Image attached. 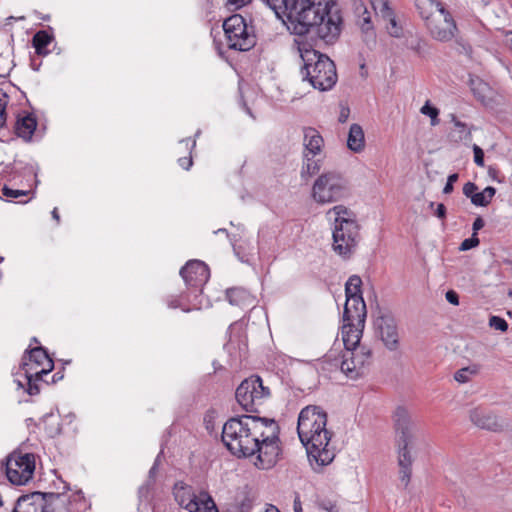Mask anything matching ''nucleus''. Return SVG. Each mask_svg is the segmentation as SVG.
<instances>
[{"mask_svg":"<svg viewBox=\"0 0 512 512\" xmlns=\"http://www.w3.org/2000/svg\"><path fill=\"white\" fill-rule=\"evenodd\" d=\"M222 441L237 457L256 455L254 464L259 469L273 467L280 454L279 426L270 418L233 417L223 426Z\"/></svg>","mask_w":512,"mask_h":512,"instance_id":"f257e3e1","label":"nucleus"},{"mask_svg":"<svg viewBox=\"0 0 512 512\" xmlns=\"http://www.w3.org/2000/svg\"><path fill=\"white\" fill-rule=\"evenodd\" d=\"M299 36L314 34L333 43L341 33L342 17L334 0H262Z\"/></svg>","mask_w":512,"mask_h":512,"instance_id":"f03ea898","label":"nucleus"},{"mask_svg":"<svg viewBox=\"0 0 512 512\" xmlns=\"http://www.w3.org/2000/svg\"><path fill=\"white\" fill-rule=\"evenodd\" d=\"M326 426L327 414L320 406L308 405L300 411L297 432L315 471L330 464L335 457L330 447L332 434Z\"/></svg>","mask_w":512,"mask_h":512,"instance_id":"7ed1b4c3","label":"nucleus"},{"mask_svg":"<svg viewBox=\"0 0 512 512\" xmlns=\"http://www.w3.org/2000/svg\"><path fill=\"white\" fill-rule=\"evenodd\" d=\"M326 217L333 224L334 252L344 259L350 258L360 237L355 214L347 207L337 205L327 211Z\"/></svg>","mask_w":512,"mask_h":512,"instance_id":"20e7f679","label":"nucleus"},{"mask_svg":"<svg viewBox=\"0 0 512 512\" xmlns=\"http://www.w3.org/2000/svg\"><path fill=\"white\" fill-rule=\"evenodd\" d=\"M394 428L396 433L397 460L399 466V480L407 487L412 476V446L416 423L407 408L398 406L393 414Z\"/></svg>","mask_w":512,"mask_h":512,"instance_id":"39448f33","label":"nucleus"},{"mask_svg":"<svg viewBox=\"0 0 512 512\" xmlns=\"http://www.w3.org/2000/svg\"><path fill=\"white\" fill-rule=\"evenodd\" d=\"M419 16L430 36L441 42L452 40L457 26L450 12L438 0H414Z\"/></svg>","mask_w":512,"mask_h":512,"instance_id":"423d86ee","label":"nucleus"},{"mask_svg":"<svg viewBox=\"0 0 512 512\" xmlns=\"http://www.w3.org/2000/svg\"><path fill=\"white\" fill-rule=\"evenodd\" d=\"M298 44V51L304 63L302 75L307 79L313 88L320 91L330 90L337 81V73L334 62L326 55L318 51L301 47Z\"/></svg>","mask_w":512,"mask_h":512,"instance_id":"0eeeda50","label":"nucleus"},{"mask_svg":"<svg viewBox=\"0 0 512 512\" xmlns=\"http://www.w3.org/2000/svg\"><path fill=\"white\" fill-rule=\"evenodd\" d=\"M347 186L345 179L336 172L320 175L312 187V197L320 204L338 201L345 196Z\"/></svg>","mask_w":512,"mask_h":512,"instance_id":"6e6552de","label":"nucleus"},{"mask_svg":"<svg viewBox=\"0 0 512 512\" xmlns=\"http://www.w3.org/2000/svg\"><path fill=\"white\" fill-rule=\"evenodd\" d=\"M269 396L270 390L263 386L259 376H251L242 381L235 393L237 402L247 412L257 411Z\"/></svg>","mask_w":512,"mask_h":512,"instance_id":"1a4fd4ad","label":"nucleus"},{"mask_svg":"<svg viewBox=\"0 0 512 512\" xmlns=\"http://www.w3.org/2000/svg\"><path fill=\"white\" fill-rule=\"evenodd\" d=\"M223 29L230 49L247 51L255 45V35L240 14L228 17L223 23Z\"/></svg>","mask_w":512,"mask_h":512,"instance_id":"9d476101","label":"nucleus"},{"mask_svg":"<svg viewBox=\"0 0 512 512\" xmlns=\"http://www.w3.org/2000/svg\"><path fill=\"white\" fill-rule=\"evenodd\" d=\"M174 497L177 503L189 512H218L211 496L204 491L196 494L192 487L183 483L174 486Z\"/></svg>","mask_w":512,"mask_h":512,"instance_id":"9b49d317","label":"nucleus"},{"mask_svg":"<svg viewBox=\"0 0 512 512\" xmlns=\"http://www.w3.org/2000/svg\"><path fill=\"white\" fill-rule=\"evenodd\" d=\"M371 350L366 346L345 349L341 360L335 359L333 364L340 367L341 371L351 379L362 376L370 364Z\"/></svg>","mask_w":512,"mask_h":512,"instance_id":"f8f14e48","label":"nucleus"},{"mask_svg":"<svg viewBox=\"0 0 512 512\" xmlns=\"http://www.w3.org/2000/svg\"><path fill=\"white\" fill-rule=\"evenodd\" d=\"M34 469L33 454H13L7 460L6 475L11 483L23 485L32 478Z\"/></svg>","mask_w":512,"mask_h":512,"instance_id":"ddd939ff","label":"nucleus"},{"mask_svg":"<svg viewBox=\"0 0 512 512\" xmlns=\"http://www.w3.org/2000/svg\"><path fill=\"white\" fill-rule=\"evenodd\" d=\"M376 333L389 351H396L400 345L398 325L391 315H381L375 320Z\"/></svg>","mask_w":512,"mask_h":512,"instance_id":"4468645a","label":"nucleus"},{"mask_svg":"<svg viewBox=\"0 0 512 512\" xmlns=\"http://www.w3.org/2000/svg\"><path fill=\"white\" fill-rule=\"evenodd\" d=\"M26 368H31L35 374L46 375L53 370L54 363L43 347H35L23 357V372H26Z\"/></svg>","mask_w":512,"mask_h":512,"instance_id":"2eb2a0df","label":"nucleus"},{"mask_svg":"<svg viewBox=\"0 0 512 512\" xmlns=\"http://www.w3.org/2000/svg\"><path fill=\"white\" fill-rule=\"evenodd\" d=\"M180 275L186 285L193 288L202 287L209 279V269L207 265L198 260H190L180 270Z\"/></svg>","mask_w":512,"mask_h":512,"instance_id":"dca6fc26","label":"nucleus"},{"mask_svg":"<svg viewBox=\"0 0 512 512\" xmlns=\"http://www.w3.org/2000/svg\"><path fill=\"white\" fill-rule=\"evenodd\" d=\"M386 23V30L390 36L399 38L402 36V26L397 22L396 15L390 7L388 0L383 1L373 8Z\"/></svg>","mask_w":512,"mask_h":512,"instance_id":"f3484780","label":"nucleus"},{"mask_svg":"<svg viewBox=\"0 0 512 512\" xmlns=\"http://www.w3.org/2000/svg\"><path fill=\"white\" fill-rule=\"evenodd\" d=\"M366 305L362 296L347 298L344 306L343 321L365 323Z\"/></svg>","mask_w":512,"mask_h":512,"instance_id":"a211bd4d","label":"nucleus"},{"mask_svg":"<svg viewBox=\"0 0 512 512\" xmlns=\"http://www.w3.org/2000/svg\"><path fill=\"white\" fill-rule=\"evenodd\" d=\"M365 323L359 324L357 321H343L342 340L345 349L361 347L360 339L362 337Z\"/></svg>","mask_w":512,"mask_h":512,"instance_id":"6ab92c4d","label":"nucleus"},{"mask_svg":"<svg viewBox=\"0 0 512 512\" xmlns=\"http://www.w3.org/2000/svg\"><path fill=\"white\" fill-rule=\"evenodd\" d=\"M470 419L473 424L482 429L499 431L503 428V424L498 420L497 416L479 408L471 410Z\"/></svg>","mask_w":512,"mask_h":512,"instance_id":"aec40b11","label":"nucleus"},{"mask_svg":"<svg viewBox=\"0 0 512 512\" xmlns=\"http://www.w3.org/2000/svg\"><path fill=\"white\" fill-rule=\"evenodd\" d=\"M45 494L36 492L18 498L13 512H42Z\"/></svg>","mask_w":512,"mask_h":512,"instance_id":"412c9836","label":"nucleus"},{"mask_svg":"<svg viewBox=\"0 0 512 512\" xmlns=\"http://www.w3.org/2000/svg\"><path fill=\"white\" fill-rule=\"evenodd\" d=\"M470 87L474 96L485 106H489L494 101V91L488 83L479 78L470 79Z\"/></svg>","mask_w":512,"mask_h":512,"instance_id":"4be33fe9","label":"nucleus"},{"mask_svg":"<svg viewBox=\"0 0 512 512\" xmlns=\"http://www.w3.org/2000/svg\"><path fill=\"white\" fill-rule=\"evenodd\" d=\"M323 146V138L314 128L304 129V147L305 153L315 157L321 152Z\"/></svg>","mask_w":512,"mask_h":512,"instance_id":"5701e85b","label":"nucleus"},{"mask_svg":"<svg viewBox=\"0 0 512 512\" xmlns=\"http://www.w3.org/2000/svg\"><path fill=\"white\" fill-rule=\"evenodd\" d=\"M347 147L354 153H360L365 148V136L359 124H352L347 138Z\"/></svg>","mask_w":512,"mask_h":512,"instance_id":"b1692460","label":"nucleus"},{"mask_svg":"<svg viewBox=\"0 0 512 512\" xmlns=\"http://www.w3.org/2000/svg\"><path fill=\"white\" fill-rule=\"evenodd\" d=\"M227 299L231 305L249 307L254 305V297L243 288H233L226 292Z\"/></svg>","mask_w":512,"mask_h":512,"instance_id":"393cba45","label":"nucleus"},{"mask_svg":"<svg viewBox=\"0 0 512 512\" xmlns=\"http://www.w3.org/2000/svg\"><path fill=\"white\" fill-rule=\"evenodd\" d=\"M450 120L454 124V128L450 133V137L454 142L471 141V129L466 123L460 121L454 114L450 115Z\"/></svg>","mask_w":512,"mask_h":512,"instance_id":"a878e982","label":"nucleus"},{"mask_svg":"<svg viewBox=\"0 0 512 512\" xmlns=\"http://www.w3.org/2000/svg\"><path fill=\"white\" fill-rule=\"evenodd\" d=\"M37 123L34 117L26 115L19 118L15 125L16 134L25 139L29 140L36 129Z\"/></svg>","mask_w":512,"mask_h":512,"instance_id":"bb28decb","label":"nucleus"},{"mask_svg":"<svg viewBox=\"0 0 512 512\" xmlns=\"http://www.w3.org/2000/svg\"><path fill=\"white\" fill-rule=\"evenodd\" d=\"M52 39L53 37L47 31H38L32 39L36 53L42 56L47 55V46L52 42Z\"/></svg>","mask_w":512,"mask_h":512,"instance_id":"cd10ccee","label":"nucleus"},{"mask_svg":"<svg viewBox=\"0 0 512 512\" xmlns=\"http://www.w3.org/2000/svg\"><path fill=\"white\" fill-rule=\"evenodd\" d=\"M495 193L496 189L494 187L487 186L483 191L477 192L476 195L472 197L471 203L475 206H488L495 196Z\"/></svg>","mask_w":512,"mask_h":512,"instance_id":"c85d7f7f","label":"nucleus"},{"mask_svg":"<svg viewBox=\"0 0 512 512\" xmlns=\"http://www.w3.org/2000/svg\"><path fill=\"white\" fill-rule=\"evenodd\" d=\"M361 285H362V280L359 276H357V275L350 276L345 284L346 299L351 298V297L354 298L356 296H362Z\"/></svg>","mask_w":512,"mask_h":512,"instance_id":"c756f323","label":"nucleus"},{"mask_svg":"<svg viewBox=\"0 0 512 512\" xmlns=\"http://www.w3.org/2000/svg\"><path fill=\"white\" fill-rule=\"evenodd\" d=\"M25 379L27 381V393L30 395H36L39 393V386L37 385V381L42 379L41 374H35L31 368H26V372H24Z\"/></svg>","mask_w":512,"mask_h":512,"instance_id":"7c9ffc66","label":"nucleus"},{"mask_svg":"<svg viewBox=\"0 0 512 512\" xmlns=\"http://www.w3.org/2000/svg\"><path fill=\"white\" fill-rule=\"evenodd\" d=\"M157 470H158V460L156 459L153 466L149 470V475H148V479H147L146 483L139 488L140 498H145V499L148 498L150 490L155 482Z\"/></svg>","mask_w":512,"mask_h":512,"instance_id":"2f4dec72","label":"nucleus"},{"mask_svg":"<svg viewBox=\"0 0 512 512\" xmlns=\"http://www.w3.org/2000/svg\"><path fill=\"white\" fill-rule=\"evenodd\" d=\"M490 6L487 7L486 13L489 15L490 13H493L495 15L496 19H505L508 15V9L507 5L503 3L500 0H494L491 1L489 4Z\"/></svg>","mask_w":512,"mask_h":512,"instance_id":"473e14b6","label":"nucleus"},{"mask_svg":"<svg viewBox=\"0 0 512 512\" xmlns=\"http://www.w3.org/2000/svg\"><path fill=\"white\" fill-rule=\"evenodd\" d=\"M305 162L302 167L301 174L302 176L308 175L311 176L315 174L319 169L320 165L318 164V161L314 160V157L311 155H308V153H304Z\"/></svg>","mask_w":512,"mask_h":512,"instance_id":"72a5a7b5","label":"nucleus"},{"mask_svg":"<svg viewBox=\"0 0 512 512\" xmlns=\"http://www.w3.org/2000/svg\"><path fill=\"white\" fill-rule=\"evenodd\" d=\"M420 112L423 115L430 117L432 126L439 124V110L436 107L431 106L429 101H426V103L421 107Z\"/></svg>","mask_w":512,"mask_h":512,"instance_id":"f704fd0d","label":"nucleus"},{"mask_svg":"<svg viewBox=\"0 0 512 512\" xmlns=\"http://www.w3.org/2000/svg\"><path fill=\"white\" fill-rule=\"evenodd\" d=\"M408 47L419 56H424L427 53V43L419 37L410 40Z\"/></svg>","mask_w":512,"mask_h":512,"instance_id":"c9c22d12","label":"nucleus"},{"mask_svg":"<svg viewBox=\"0 0 512 512\" xmlns=\"http://www.w3.org/2000/svg\"><path fill=\"white\" fill-rule=\"evenodd\" d=\"M475 373H476L475 368L465 367V368L459 369L455 373L454 379L459 383H466L471 379L472 375H474Z\"/></svg>","mask_w":512,"mask_h":512,"instance_id":"e433bc0d","label":"nucleus"},{"mask_svg":"<svg viewBox=\"0 0 512 512\" xmlns=\"http://www.w3.org/2000/svg\"><path fill=\"white\" fill-rule=\"evenodd\" d=\"M1 194L3 197L7 199H13L18 198L20 196H26L28 194V191L25 190H18V189H12L8 186L4 185L1 189Z\"/></svg>","mask_w":512,"mask_h":512,"instance_id":"4c0bfd02","label":"nucleus"},{"mask_svg":"<svg viewBox=\"0 0 512 512\" xmlns=\"http://www.w3.org/2000/svg\"><path fill=\"white\" fill-rule=\"evenodd\" d=\"M8 104V96L5 92L0 90V128L6 122V107Z\"/></svg>","mask_w":512,"mask_h":512,"instance_id":"58836bf2","label":"nucleus"},{"mask_svg":"<svg viewBox=\"0 0 512 512\" xmlns=\"http://www.w3.org/2000/svg\"><path fill=\"white\" fill-rule=\"evenodd\" d=\"M489 326L502 332H505L508 329L507 322L499 316H492L489 319Z\"/></svg>","mask_w":512,"mask_h":512,"instance_id":"ea45409f","label":"nucleus"},{"mask_svg":"<svg viewBox=\"0 0 512 512\" xmlns=\"http://www.w3.org/2000/svg\"><path fill=\"white\" fill-rule=\"evenodd\" d=\"M319 507L327 512H341L335 501L330 499H322L319 501Z\"/></svg>","mask_w":512,"mask_h":512,"instance_id":"a19ab883","label":"nucleus"},{"mask_svg":"<svg viewBox=\"0 0 512 512\" xmlns=\"http://www.w3.org/2000/svg\"><path fill=\"white\" fill-rule=\"evenodd\" d=\"M478 245H479V238L477 237V235H475V233H473L472 237L465 239L461 243L459 250L467 251V250L472 249Z\"/></svg>","mask_w":512,"mask_h":512,"instance_id":"79ce46f5","label":"nucleus"},{"mask_svg":"<svg viewBox=\"0 0 512 512\" xmlns=\"http://www.w3.org/2000/svg\"><path fill=\"white\" fill-rule=\"evenodd\" d=\"M477 190H478V187L475 183L473 182H467L464 186H463V194L467 197V198H470V200L472 201V197L474 195H476L477 193Z\"/></svg>","mask_w":512,"mask_h":512,"instance_id":"37998d69","label":"nucleus"},{"mask_svg":"<svg viewBox=\"0 0 512 512\" xmlns=\"http://www.w3.org/2000/svg\"><path fill=\"white\" fill-rule=\"evenodd\" d=\"M473 152H474V162L476 163V165L483 167L484 166L483 150L478 145H474Z\"/></svg>","mask_w":512,"mask_h":512,"instance_id":"c03bdc74","label":"nucleus"},{"mask_svg":"<svg viewBox=\"0 0 512 512\" xmlns=\"http://www.w3.org/2000/svg\"><path fill=\"white\" fill-rule=\"evenodd\" d=\"M458 180V174L453 173L448 176L447 183L443 188L444 194H450L453 191V184Z\"/></svg>","mask_w":512,"mask_h":512,"instance_id":"a18cd8bd","label":"nucleus"},{"mask_svg":"<svg viewBox=\"0 0 512 512\" xmlns=\"http://www.w3.org/2000/svg\"><path fill=\"white\" fill-rule=\"evenodd\" d=\"M361 28L363 31L372 30V23L369 12L365 9L362 17Z\"/></svg>","mask_w":512,"mask_h":512,"instance_id":"49530a36","label":"nucleus"},{"mask_svg":"<svg viewBox=\"0 0 512 512\" xmlns=\"http://www.w3.org/2000/svg\"><path fill=\"white\" fill-rule=\"evenodd\" d=\"M446 300L453 305L459 304V297H458L457 293L452 290H450L446 293Z\"/></svg>","mask_w":512,"mask_h":512,"instance_id":"de8ad7c7","label":"nucleus"},{"mask_svg":"<svg viewBox=\"0 0 512 512\" xmlns=\"http://www.w3.org/2000/svg\"><path fill=\"white\" fill-rule=\"evenodd\" d=\"M178 163L179 165L185 169V170H189L190 167L192 166L193 162H192V158L191 157H182V158H179L178 160Z\"/></svg>","mask_w":512,"mask_h":512,"instance_id":"09e8293b","label":"nucleus"},{"mask_svg":"<svg viewBox=\"0 0 512 512\" xmlns=\"http://www.w3.org/2000/svg\"><path fill=\"white\" fill-rule=\"evenodd\" d=\"M485 223L481 217H477L473 222V232L477 235V232L484 227Z\"/></svg>","mask_w":512,"mask_h":512,"instance_id":"8fccbe9b","label":"nucleus"},{"mask_svg":"<svg viewBox=\"0 0 512 512\" xmlns=\"http://www.w3.org/2000/svg\"><path fill=\"white\" fill-rule=\"evenodd\" d=\"M349 108L347 107H342L341 110H340V114H339V122L340 123H345L349 117Z\"/></svg>","mask_w":512,"mask_h":512,"instance_id":"3c124183","label":"nucleus"},{"mask_svg":"<svg viewBox=\"0 0 512 512\" xmlns=\"http://www.w3.org/2000/svg\"><path fill=\"white\" fill-rule=\"evenodd\" d=\"M435 215L438 217V218H445V215H446V208L443 204H438L437 205V208H436V211H435Z\"/></svg>","mask_w":512,"mask_h":512,"instance_id":"603ef678","label":"nucleus"},{"mask_svg":"<svg viewBox=\"0 0 512 512\" xmlns=\"http://www.w3.org/2000/svg\"><path fill=\"white\" fill-rule=\"evenodd\" d=\"M250 1L251 0H228V4L234 6L235 8H240Z\"/></svg>","mask_w":512,"mask_h":512,"instance_id":"864d4df0","label":"nucleus"},{"mask_svg":"<svg viewBox=\"0 0 512 512\" xmlns=\"http://www.w3.org/2000/svg\"><path fill=\"white\" fill-rule=\"evenodd\" d=\"M505 45L512 51V31L505 33Z\"/></svg>","mask_w":512,"mask_h":512,"instance_id":"5fc2aeb1","label":"nucleus"},{"mask_svg":"<svg viewBox=\"0 0 512 512\" xmlns=\"http://www.w3.org/2000/svg\"><path fill=\"white\" fill-rule=\"evenodd\" d=\"M490 0H472V4L478 7H488L490 4Z\"/></svg>","mask_w":512,"mask_h":512,"instance_id":"6e6d98bb","label":"nucleus"},{"mask_svg":"<svg viewBox=\"0 0 512 512\" xmlns=\"http://www.w3.org/2000/svg\"><path fill=\"white\" fill-rule=\"evenodd\" d=\"M294 512H302L301 502L298 498L294 501Z\"/></svg>","mask_w":512,"mask_h":512,"instance_id":"4d7b16f0","label":"nucleus"},{"mask_svg":"<svg viewBox=\"0 0 512 512\" xmlns=\"http://www.w3.org/2000/svg\"><path fill=\"white\" fill-rule=\"evenodd\" d=\"M264 512H280L275 506L269 505Z\"/></svg>","mask_w":512,"mask_h":512,"instance_id":"13d9d810","label":"nucleus"},{"mask_svg":"<svg viewBox=\"0 0 512 512\" xmlns=\"http://www.w3.org/2000/svg\"><path fill=\"white\" fill-rule=\"evenodd\" d=\"M52 217H53L57 222H59L60 217H59V214H58V210H57V208H54V209H53V211H52Z\"/></svg>","mask_w":512,"mask_h":512,"instance_id":"bf43d9fd","label":"nucleus"},{"mask_svg":"<svg viewBox=\"0 0 512 512\" xmlns=\"http://www.w3.org/2000/svg\"><path fill=\"white\" fill-rule=\"evenodd\" d=\"M489 175L492 176L493 178H495V173H496V170L494 168H489Z\"/></svg>","mask_w":512,"mask_h":512,"instance_id":"052dcab7","label":"nucleus"},{"mask_svg":"<svg viewBox=\"0 0 512 512\" xmlns=\"http://www.w3.org/2000/svg\"><path fill=\"white\" fill-rule=\"evenodd\" d=\"M220 232H222V233H227V230H226V229H219V230H217L215 233H220Z\"/></svg>","mask_w":512,"mask_h":512,"instance_id":"680f3d73","label":"nucleus"},{"mask_svg":"<svg viewBox=\"0 0 512 512\" xmlns=\"http://www.w3.org/2000/svg\"><path fill=\"white\" fill-rule=\"evenodd\" d=\"M184 142H186V145H188V143H189V139H187V140H181V143H184Z\"/></svg>","mask_w":512,"mask_h":512,"instance_id":"e2e57ef3","label":"nucleus"},{"mask_svg":"<svg viewBox=\"0 0 512 512\" xmlns=\"http://www.w3.org/2000/svg\"><path fill=\"white\" fill-rule=\"evenodd\" d=\"M507 263L510 265V267H511L510 270L512 272V261H508Z\"/></svg>","mask_w":512,"mask_h":512,"instance_id":"0e129e2a","label":"nucleus"},{"mask_svg":"<svg viewBox=\"0 0 512 512\" xmlns=\"http://www.w3.org/2000/svg\"><path fill=\"white\" fill-rule=\"evenodd\" d=\"M326 357H327V359H329V360H330V359L332 358V354H329V355H327Z\"/></svg>","mask_w":512,"mask_h":512,"instance_id":"69168bd1","label":"nucleus"},{"mask_svg":"<svg viewBox=\"0 0 512 512\" xmlns=\"http://www.w3.org/2000/svg\"><path fill=\"white\" fill-rule=\"evenodd\" d=\"M196 142L192 141V148L195 147Z\"/></svg>","mask_w":512,"mask_h":512,"instance_id":"338daca9","label":"nucleus"},{"mask_svg":"<svg viewBox=\"0 0 512 512\" xmlns=\"http://www.w3.org/2000/svg\"><path fill=\"white\" fill-rule=\"evenodd\" d=\"M508 295H509L510 297H512V291H509Z\"/></svg>","mask_w":512,"mask_h":512,"instance_id":"774afa93","label":"nucleus"}]
</instances>
